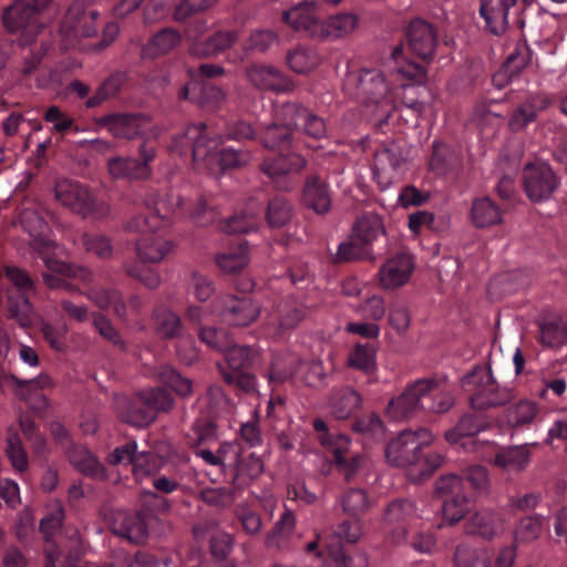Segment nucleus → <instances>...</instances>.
<instances>
[{"mask_svg":"<svg viewBox=\"0 0 567 567\" xmlns=\"http://www.w3.org/2000/svg\"><path fill=\"white\" fill-rule=\"evenodd\" d=\"M324 120L297 102H287L276 106L274 121L258 135L265 148L276 152L260 164L261 171L274 179L277 188L288 190L291 183L287 175L299 172L306 166L299 150V136L313 140L326 136Z\"/></svg>","mask_w":567,"mask_h":567,"instance_id":"obj_1","label":"nucleus"},{"mask_svg":"<svg viewBox=\"0 0 567 567\" xmlns=\"http://www.w3.org/2000/svg\"><path fill=\"white\" fill-rule=\"evenodd\" d=\"M144 204L146 212L133 216L125 226L127 231L141 235L136 240V254L143 262L157 264L172 251L173 243L161 231L172 224L174 217L188 216L200 226L215 217L200 189H195L192 195H171L169 198L151 190L146 193Z\"/></svg>","mask_w":567,"mask_h":567,"instance_id":"obj_2","label":"nucleus"},{"mask_svg":"<svg viewBox=\"0 0 567 567\" xmlns=\"http://www.w3.org/2000/svg\"><path fill=\"white\" fill-rule=\"evenodd\" d=\"M394 70L386 78L377 69H363L348 79V84H355V96L365 106L374 105L379 125L388 123L391 113L399 109L401 93L414 85L425 83L426 71L420 63L403 58V45L392 50ZM415 114L422 112L423 105L417 100L401 101Z\"/></svg>","mask_w":567,"mask_h":567,"instance_id":"obj_3","label":"nucleus"},{"mask_svg":"<svg viewBox=\"0 0 567 567\" xmlns=\"http://www.w3.org/2000/svg\"><path fill=\"white\" fill-rule=\"evenodd\" d=\"M224 142L221 133L205 123L190 124L172 137L168 151L182 157H190L193 162H203L212 172L225 173L246 166L250 153L233 147L218 148Z\"/></svg>","mask_w":567,"mask_h":567,"instance_id":"obj_4","label":"nucleus"},{"mask_svg":"<svg viewBox=\"0 0 567 567\" xmlns=\"http://www.w3.org/2000/svg\"><path fill=\"white\" fill-rule=\"evenodd\" d=\"M432 440L433 435L426 429L404 430L389 442L385 449L386 460L393 466L406 468L411 480H426L443 462L440 453H423Z\"/></svg>","mask_w":567,"mask_h":567,"instance_id":"obj_5","label":"nucleus"},{"mask_svg":"<svg viewBox=\"0 0 567 567\" xmlns=\"http://www.w3.org/2000/svg\"><path fill=\"white\" fill-rule=\"evenodd\" d=\"M174 405V398L162 386L140 391L133 396L116 399V410L121 420L137 427L150 425L158 413L168 412Z\"/></svg>","mask_w":567,"mask_h":567,"instance_id":"obj_6","label":"nucleus"},{"mask_svg":"<svg viewBox=\"0 0 567 567\" xmlns=\"http://www.w3.org/2000/svg\"><path fill=\"white\" fill-rule=\"evenodd\" d=\"M240 293L219 295L212 303V312L233 327H248L260 316V305L248 295L255 284L251 279L237 281Z\"/></svg>","mask_w":567,"mask_h":567,"instance_id":"obj_7","label":"nucleus"},{"mask_svg":"<svg viewBox=\"0 0 567 567\" xmlns=\"http://www.w3.org/2000/svg\"><path fill=\"white\" fill-rule=\"evenodd\" d=\"M462 388L468 394L471 408L475 411L505 405L514 398L509 388L501 386L496 382L489 365L475 367L462 379Z\"/></svg>","mask_w":567,"mask_h":567,"instance_id":"obj_8","label":"nucleus"},{"mask_svg":"<svg viewBox=\"0 0 567 567\" xmlns=\"http://www.w3.org/2000/svg\"><path fill=\"white\" fill-rule=\"evenodd\" d=\"M55 200L72 213L95 220L105 218L110 206L96 198L82 183L70 178H58L53 187Z\"/></svg>","mask_w":567,"mask_h":567,"instance_id":"obj_9","label":"nucleus"},{"mask_svg":"<svg viewBox=\"0 0 567 567\" xmlns=\"http://www.w3.org/2000/svg\"><path fill=\"white\" fill-rule=\"evenodd\" d=\"M19 429L10 426L7 432L6 455L14 472L23 474L29 468V456L22 442V436L31 444L37 455L44 453L47 440L40 433L34 420L27 414L20 415Z\"/></svg>","mask_w":567,"mask_h":567,"instance_id":"obj_10","label":"nucleus"},{"mask_svg":"<svg viewBox=\"0 0 567 567\" xmlns=\"http://www.w3.org/2000/svg\"><path fill=\"white\" fill-rule=\"evenodd\" d=\"M312 427L319 443L333 455L337 470L347 482H351L365 464V457L349 450L350 439L344 434L331 433L324 420L316 417Z\"/></svg>","mask_w":567,"mask_h":567,"instance_id":"obj_11","label":"nucleus"},{"mask_svg":"<svg viewBox=\"0 0 567 567\" xmlns=\"http://www.w3.org/2000/svg\"><path fill=\"white\" fill-rule=\"evenodd\" d=\"M293 377L313 386L323 379V367L319 361H305L289 351L276 353L267 373L269 384H281Z\"/></svg>","mask_w":567,"mask_h":567,"instance_id":"obj_12","label":"nucleus"},{"mask_svg":"<svg viewBox=\"0 0 567 567\" xmlns=\"http://www.w3.org/2000/svg\"><path fill=\"white\" fill-rule=\"evenodd\" d=\"M100 12L92 0H74L66 10L60 25L64 48L74 47L81 38H91L97 33Z\"/></svg>","mask_w":567,"mask_h":567,"instance_id":"obj_13","label":"nucleus"},{"mask_svg":"<svg viewBox=\"0 0 567 567\" xmlns=\"http://www.w3.org/2000/svg\"><path fill=\"white\" fill-rule=\"evenodd\" d=\"M52 0H16L2 16L6 29L20 32L22 45L30 44L42 29L39 17Z\"/></svg>","mask_w":567,"mask_h":567,"instance_id":"obj_14","label":"nucleus"},{"mask_svg":"<svg viewBox=\"0 0 567 567\" xmlns=\"http://www.w3.org/2000/svg\"><path fill=\"white\" fill-rule=\"evenodd\" d=\"M158 143L144 140L137 146V156H115L107 161L110 175L130 182L147 181L153 175L152 164L157 157Z\"/></svg>","mask_w":567,"mask_h":567,"instance_id":"obj_15","label":"nucleus"},{"mask_svg":"<svg viewBox=\"0 0 567 567\" xmlns=\"http://www.w3.org/2000/svg\"><path fill=\"white\" fill-rule=\"evenodd\" d=\"M435 492L442 503V513L451 524L458 523L470 511L473 493L466 491L464 482L455 474L442 476L435 483Z\"/></svg>","mask_w":567,"mask_h":567,"instance_id":"obj_16","label":"nucleus"},{"mask_svg":"<svg viewBox=\"0 0 567 567\" xmlns=\"http://www.w3.org/2000/svg\"><path fill=\"white\" fill-rule=\"evenodd\" d=\"M99 124L116 138L141 142L147 138L157 142L156 128L151 125L150 117L142 113L107 114L99 120Z\"/></svg>","mask_w":567,"mask_h":567,"instance_id":"obj_17","label":"nucleus"},{"mask_svg":"<svg viewBox=\"0 0 567 567\" xmlns=\"http://www.w3.org/2000/svg\"><path fill=\"white\" fill-rule=\"evenodd\" d=\"M523 186L532 202L548 199L558 187V178L551 167L540 161L528 162L523 169Z\"/></svg>","mask_w":567,"mask_h":567,"instance_id":"obj_18","label":"nucleus"},{"mask_svg":"<svg viewBox=\"0 0 567 567\" xmlns=\"http://www.w3.org/2000/svg\"><path fill=\"white\" fill-rule=\"evenodd\" d=\"M44 265L49 271L43 272L42 278L44 284L52 289L75 290V286L69 280L70 278L85 284L93 280V272L83 266L68 264L52 257H44Z\"/></svg>","mask_w":567,"mask_h":567,"instance_id":"obj_19","label":"nucleus"},{"mask_svg":"<svg viewBox=\"0 0 567 567\" xmlns=\"http://www.w3.org/2000/svg\"><path fill=\"white\" fill-rule=\"evenodd\" d=\"M22 229L30 236V248L44 261L50 257L55 244L50 238V227L43 216L35 209L25 208L20 214Z\"/></svg>","mask_w":567,"mask_h":567,"instance_id":"obj_20","label":"nucleus"},{"mask_svg":"<svg viewBox=\"0 0 567 567\" xmlns=\"http://www.w3.org/2000/svg\"><path fill=\"white\" fill-rule=\"evenodd\" d=\"M463 166L461 150L445 143H433L429 168L435 176L455 181L461 176Z\"/></svg>","mask_w":567,"mask_h":567,"instance_id":"obj_21","label":"nucleus"},{"mask_svg":"<svg viewBox=\"0 0 567 567\" xmlns=\"http://www.w3.org/2000/svg\"><path fill=\"white\" fill-rule=\"evenodd\" d=\"M248 82L259 91L276 94L293 89L291 80L278 68L266 64H252L246 71Z\"/></svg>","mask_w":567,"mask_h":567,"instance_id":"obj_22","label":"nucleus"},{"mask_svg":"<svg viewBox=\"0 0 567 567\" xmlns=\"http://www.w3.org/2000/svg\"><path fill=\"white\" fill-rule=\"evenodd\" d=\"M422 411L429 413H445L454 405V398L441 382L434 379L415 381Z\"/></svg>","mask_w":567,"mask_h":567,"instance_id":"obj_23","label":"nucleus"},{"mask_svg":"<svg viewBox=\"0 0 567 567\" xmlns=\"http://www.w3.org/2000/svg\"><path fill=\"white\" fill-rule=\"evenodd\" d=\"M405 40L412 54L430 61L434 54L437 35L434 28L422 19H414L405 30Z\"/></svg>","mask_w":567,"mask_h":567,"instance_id":"obj_24","label":"nucleus"},{"mask_svg":"<svg viewBox=\"0 0 567 567\" xmlns=\"http://www.w3.org/2000/svg\"><path fill=\"white\" fill-rule=\"evenodd\" d=\"M306 313L307 308L300 300L293 297H287L276 305L268 324L274 327L275 336L281 338L297 328L305 319Z\"/></svg>","mask_w":567,"mask_h":567,"instance_id":"obj_25","label":"nucleus"},{"mask_svg":"<svg viewBox=\"0 0 567 567\" xmlns=\"http://www.w3.org/2000/svg\"><path fill=\"white\" fill-rule=\"evenodd\" d=\"M414 270V260L408 252H398L386 260L379 270L380 284L385 289L405 285Z\"/></svg>","mask_w":567,"mask_h":567,"instance_id":"obj_26","label":"nucleus"},{"mask_svg":"<svg viewBox=\"0 0 567 567\" xmlns=\"http://www.w3.org/2000/svg\"><path fill=\"white\" fill-rule=\"evenodd\" d=\"M112 532L131 544L141 545L147 538L148 526L141 512H117L112 523Z\"/></svg>","mask_w":567,"mask_h":567,"instance_id":"obj_27","label":"nucleus"},{"mask_svg":"<svg viewBox=\"0 0 567 567\" xmlns=\"http://www.w3.org/2000/svg\"><path fill=\"white\" fill-rule=\"evenodd\" d=\"M86 297L101 309L112 308L121 319L127 316L128 308L134 312H138L143 303L136 295L131 296L128 302H125L122 293L116 289H90L86 292Z\"/></svg>","mask_w":567,"mask_h":567,"instance_id":"obj_28","label":"nucleus"},{"mask_svg":"<svg viewBox=\"0 0 567 567\" xmlns=\"http://www.w3.org/2000/svg\"><path fill=\"white\" fill-rule=\"evenodd\" d=\"M282 20L296 31H302L308 37L316 38V27L320 25L321 17L315 2H300L282 12Z\"/></svg>","mask_w":567,"mask_h":567,"instance_id":"obj_29","label":"nucleus"},{"mask_svg":"<svg viewBox=\"0 0 567 567\" xmlns=\"http://www.w3.org/2000/svg\"><path fill=\"white\" fill-rule=\"evenodd\" d=\"M480 14L486 29L495 34H503L509 25V12L517 0H480Z\"/></svg>","mask_w":567,"mask_h":567,"instance_id":"obj_30","label":"nucleus"},{"mask_svg":"<svg viewBox=\"0 0 567 567\" xmlns=\"http://www.w3.org/2000/svg\"><path fill=\"white\" fill-rule=\"evenodd\" d=\"M302 203L318 215L327 214L331 208V192L326 181L318 175L308 176L302 190Z\"/></svg>","mask_w":567,"mask_h":567,"instance_id":"obj_31","label":"nucleus"},{"mask_svg":"<svg viewBox=\"0 0 567 567\" xmlns=\"http://www.w3.org/2000/svg\"><path fill=\"white\" fill-rule=\"evenodd\" d=\"M414 517H416V509L414 504L409 499H395L388 505L384 513V520L388 524L398 525L391 533L393 543L399 544L405 539V525Z\"/></svg>","mask_w":567,"mask_h":567,"instance_id":"obj_32","label":"nucleus"},{"mask_svg":"<svg viewBox=\"0 0 567 567\" xmlns=\"http://www.w3.org/2000/svg\"><path fill=\"white\" fill-rule=\"evenodd\" d=\"M550 104V100L543 94L529 95L518 104L509 117V128L514 132L524 130L528 124L536 121L540 111Z\"/></svg>","mask_w":567,"mask_h":567,"instance_id":"obj_33","label":"nucleus"},{"mask_svg":"<svg viewBox=\"0 0 567 567\" xmlns=\"http://www.w3.org/2000/svg\"><path fill=\"white\" fill-rule=\"evenodd\" d=\"M419 411H422V409L414 381L408 384L400 395L389 401L385 408V415L390 420L401 421L414 416Z\"/></svg>","mask_w":567,"mask_h":567,"instance_id":"obj_34","label":"nucleus"},{"mask_svg":"<svg viewBox=\"0 0 567 567\" xmlns=\"http://www.w3.org/2000/svg\"><path fill=\"white\" fill-rule=\"evenodd\" d=\"M238 34L234 30H218L204 40L190 43V53L198 58L215 56L229 49L236 41Z\"/></svg>","mask_w":567,"mask_h":567,"instance_id":"obj_35","label":"nucleus"},{"mask_svg":"<svg viewBox=\"0 0 567 567\" xmlns=\"http://www.w3.org/2000/svg\"><path fill=\"white\" fill-rule=\"evenodd\" d=\"M404 161L405 156L400 143L390 142L384 144L374 154V175H384L386 178L392 179Z\"/></svg>","mask_w":567,"mask_h":567,"instance_id":"obj_36","label":"nucleus"},{"mask_svg":"<svg viewBox=\"0 0 567 567\" xmlns=\"http://www.w3.org/2000/svg\"><path fill=\"white\" fill-rule=\"evenodd\" d=\"M537 446L535 442L503 447L495 454L494 464L506 471L520 472L529 464L532 449Z\"/></svg>","mask_w":567,"mask_h":567,"instance_id":"obj_37","label":"nucleus"},{"mask_svg":"<svg viewBox=\"0 0 567 567\" xmlns=\"http://www.w3.org/2000/svg\"><path fill=\"white\" fill-rule=\"evenodd\" d=\"M539 413V406L535 402L520 400L506 409L504 422L511 430L520 432L529 429Z\"/></svg>","mask_w":567,"mask_h":567,"instance_id":"obj_38","label":"nucleus"},{"mask_svg":"<svg viewBox=\"0 0 567 567\" xmlns=\"http://www.w3.org/2000/svg\"><path fill=\"white\" fill-rule=\"evenodd\" d=\"M361 402L362 399L355 390L342 386L331 392L329 408L337 420H347L361 408Z\"/></svg>","mask_w":567,"mask_h":567,"instance_id":"obj_39","label":"nucleus"},{"mask_svg":"<svg viewBox=\"0 0 567 567\" xmlns=\"http://www.w3.org/2000/svg\"><path fill=\"white\" fill-rule=\"evenodd\" d=\"M489 421L482 411L463 414L455 426L445 433V439L451 444H456L462 437H472L487 429Z\"/></svg>","mask_w":567,"mask_h":567,"instance_id":"obj_40","label":"nucleus"},{"mask_svg":"<svg viewBox=\"0 0 567 567\" xmlns=\"http://www.w3.org/2000/svg\"><path fill=\"white\" fill-rule=\"evenodd\" d=\"M248 243L243 238H237L231 246L216 256L218 268L228 275H234L243 270L248 264Z\"/></svg>","mask_w":567,"mask_h":567,"instance_id":"obj_41","label":"nucleus"},{"mask_svg":"<svg viewBox=\"0 0 567 567\" xmlns=\"http://www.w3.org/2000/svg\"><path fill=\"white\" fill-rule=\"evenodd\" d=\"M157 380L181 399H188L194 394L193 381L184 377L179 371L169 364L158 365L155 370Z\"/></svg>","mask_w":567,"mask_h":567,"instance_id":"obj_42","label":"nucleus"},{"mask_svg":"<svg viewBox=\"0 0 567 567\" xmlns=\"http://www.w3.org/2000/svg\"><path fill=\"white\" fill-rule=\"evenodd\" d=\"M466 533L491 539L502 529V518L491 509L476 512L466 523Z\"/></svg>","mask_w":567,"mask_h":567,"instance_id":"obj_43","label":"nucleus"},{"mask_svg":"<svg viewBox=\"0 0 567 567\" xmlns=\"http://www.w3.org/2000/svg\"><path fill=\"white\" fill-rule=\"evenodd\" d=\"M261 208L254 200L247 204L246 212L243 214H235L228 219L219 223V228L226 234H248L254 231L258 225V215Z\"/></svg>","mask_w":567,"mask_h":567,"instance_id":"obj_44","label":"nucleus"},{"mask_svg":"<svg viewBox=\"0 0 567 567\" xmlns=\"http://www.w3.org/2000/svg\"><path fill=\"white\" fill-rule=\"evenodd\" d=\"M153 324L156 333L163 339L179 338L183 332V323L179 316L164 305H158L154 308Z\"/></svg>","mask_w":567,"mask_h":567,"instance_id":"obj_45","label":"nucleus"},{"mask_svg":"<svg viewBox=\"0 0 567 567\" xmlns=\"http://www.w3.org/2000/svg\"><path fill=\"white\" fill-rule=\"evenodd\" d=\"M358 19L352 13H339L320 21L316 27L318 39H338L347 35L357 27Z\"/></svg>","mask_w":567,"mask_h":567,"instance_id":"obj_46","label":"nucleus"},{"mask_svg":"<svg viewBox=\"0 0 567 567\" xmlns=\"http://www.w3.org/2000/svg\"><path fill=\"white\" fill-rule=\"evenodd\" d=\"M538 342L545 348H559L567 342V327L561 318H543L538 321Z\"/></svg>","mask_w":567,"mask_h":567,"instance_id":"obj_47","label":"nucleus"},{"mask_svg":"<svg viewBox=\"0 0 567 567\" xmlns=\"http://www.w3.org/2000/svg\"><path fill=\"white\" fill-rule=\"evenodd\" d=\"M384 235L382 219L375 214L361 215L352 228V236L372 249V244Z\"/></svg>","mask_w":567,"mask_h":567,"instance_id":"obj_48","label":"nucleus"},{"mask_svg":"<svg viewBox=\"0 0 567 567\" xmlns=\"http://www.w3.org/2000/svg\"><path fill=\"white\" fill-rule=\"evenodd\" d=\"M7 318L27 331L33 326V306L27 295H10L7 301Z\"/></svg>","mask_w":567,"mask_h":567,"instance_id":"obj_49","label":"nucleus"},{"mask_svg":"<svg viewBox=\"0 0 567 567\" xmlns=\"http://www.w3.org/2000/svg\"><path fill=\"white\" fill-rule=\"evenodd\" d=\"M181 34L176 30L165 28L154 34L144 45L142 56L145 59H155L159 55H164L174 49L181 42Z\"/></svg>","mask_w":567,"mask_h":567,"instance_id":"obj_50","label":"nucleus"},{"mask_svg":"<svg viewBox=\"0 0 567 567\" xmlns=\"http://www.w3.org/2000/svg\"><path fill=\"white\" fill-rule=\"evenodd\" d=\"M471 219L477 228L489 227L502 221V210L491 198H478L472 204Z\"/></svg>","mask_w":567,"mask_h":567,"instance_id":"obj_51","label":"nucleus"},{"mask_svg":"<svg viewBox=\"0 0 567 567\" xmlns=\"http://www.w3.org/2000/svg\"><path fill=\"white\" fill-rule=\"evenodd\" d=\"M69 458L71 464L83 475L96 480L104 478L105 471L103 465L86 449L74 446L69 452Z\"/></svg>","mask_w":567,"mask_h":567,"instance_id":"obj_52","label":"nucleus"},{"mask_svg":"<svg viewBox=\"0 0 567 567\" xmlns=\"http://www.w3.org/2000/svg\"><path fill=\"white\" fill-rule=\"evenodd\" d=\"M228 371L223 372H237L240 370H250L256 360L258 359V351L249 346H237L231 342V346L224 352Z\"/></svg>","mask_w":567,"mask_h":567,"instance_id":"obj_53","label":"nucleus"},{"mask_svg":"<svg viewBox=\"0 0 567 567\" xmlns=\"http://www.w3.org/2000/svg\"><path fill=\"white\" fill-rule=\"evenodd\" d=\"M348 365L371 374L377 370V348L372 342L355 343L348 354Z\"/></svg>","mask_w":567,"mask_h":567,"instance_id":"obj_54","label":"nucleus"},{"mask_svg":"<svg viewBox=\"0 0 567 567\" xmlns=\"http://www.w3.org/2000/svg\"><path fill=\"white\" fill-rule=\"evenodd\" d=\"M216 439L217 426L215 421L209 416L196 419L185 436L186 444L192 449L200 447L202 445L214 442Z\"/></svg>","mask_w":567,"mask_h":567,"instance_id":"obj_55","label":"nucleus"},{"mask_svg":"<svg viewBox=\"0 0 567 567\" xmlns=\"http://www.w3.org/2000/svg\"><path fill=\"white\" fill-rule=\"evenodd\" d=\"M210 554L214 564L210 567H236L235 563L229 559V555L234 548V538L225 532H217L210 536Z\"/></svg>","mask_w":567,"mask_h":567,"instance_id":"obj_56","label":"nucleus"},{"mask_svg":"<svg viewBox=\"0 0 567 567\" xmlns=\"http://www.w3.org/2000/svg\"><path fill=\"white\" fill-rule=\"evenodd\" d=\"M530 61V50L526 45L517 47L515 52L507 58L503 69L494 74L492 81L496 86H502L507 75L513 76L524 69Z\"/></svg>","mask_w":567,"mask_h":567,"instance_id":"obj_57","label":"nucleus"},{"mask_svg":"<svg viewBox=\"0 0 567 567\" xmlns=\"http://www.w3.org/2000/svg\"><path fill=\"white\" fill-rule=\"evenodd\" d=\"M372 257V249L351 235L349 240L338 246L333 262H349L360 259H371Z\"/></svg>","mask_w":567,"mask_h":567,"instance_id":"obj_58","label":"nucleus"},{"mask_svg":"<svg viewBox=\"0 0 567 567\" xmlns=\"http://www.w3.org/2000/svg\"><path fill=\"white\" fill-rule=\"evenodd\" d=\"M341 506L346 514L360 518L371 506V502L364 489L349 488L341 496Z\"/></svg>","mask_w":567,"mask_h":567,"instance_id":"obj_59","label":"nucleus"},{"mask_svg":"<svg viewBox=\"0 0 567 567\" xmlns=\"http://www.w3.org/2000/svg\"><path fill=\"white\" fill-rule=\"evenodd\" d=\"M40 332L48 346L56 352H65L68 349L69 328L65 322H47L40 324Z\"/></svg>","mask_w":567,"mask_h":567,"instance_id":"obj_60","label":"nucleus"},{"mask_svg":"<svg viewBox=\"0 0 567 567\" xmlns=\"http://www.w3.org/2000/svg\"><path fill=\"white\" fill-rule=\"evenodd\" d=\"M197 336L200 342L221 353H224L233 342L230 333L225 328L200 326L197 329Z\"/></svg>","mask_w":567,"mask_h":567,"instance_id":"obj_61","label":"nucleus"},{"mask_svg":"<svg viewBox=\"0 0 567 567\" xmlns=\"http://www.w3.org/2000/svg\"><path fill=\"white\" fill-rule=\"evenodd\" d=\"M287 63L295 72L307 73L320 63V58L313 49L298 47L288 53Z\"/></svg>","mask_w":567,"mask_h":567,"instance_id":"obj_62","label":"nucleus"},{"mask_svg":"<svg viewBox=\"0 0 567 567\" xmlns=\"http://www.w3.org/2000/svg\"><path fill=\"white\" fill-rule=\"evenodd\" d=\"M291 218V205L284 196H277L269 200L266 219L270 227H284Z\"/></svg>","mask_w":567,"mask_h":567,"instance_id":"obj_63","label":"nucleus"},{"mask_svg":"<svg viewBox=\"0 0 567 567\" xmlns=\"http://www.w3.org/2000/svg\"><path fill=\"white\" fill-rule=\"evenodd\" d=\"M122 84L123 75L121 73L111 74L101 83L96 92L86 100V107L93 109L101 105L109 97L115 95L120 91Z\"/></svg>","mask_w":567,"mask_h":567,"instance_id":"obj_64","label":"nucleus"}]
</instances>
